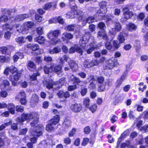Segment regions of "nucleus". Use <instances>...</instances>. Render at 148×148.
Segmentation results:
<instances>
[{
	"label": "nucleus",
	"instance_id": "obj_1",
	"mask_svg": "<svg viewBox=\"0 0 148 148\" xmlns=\"http://www.w3.org/2000/svg\"><path fill=\"white\" fill-rule=\"evenodd\" d=\"M38 121V119L36 118L33 121L31 122L30 123L32 127L29 132L31 134L34 136V138H31V141L33 143H35L37 141V138L35 136L38 137L42 134L41 130L42 129V126L41 125H36Z\"/></svg>",
	"mask_w": 148,
	"mask_h": 148
},
{
	"label": "nucleus",
	"instance_id": "obj_2",
	"mask_svg": "<svg viewBox=\"0 0 148 148\" xmlns=\"http://www.w3.org/2000/svg\"><path fill=\"white\" fill-rule=\"evenodd\" d=\"M71 12H68L67 13V18H76L78 19L79 23L80 19H82L83 14L82 12L80 10H77V7L76 5H71Z\"/></svg>",
	"mask_w": 148,
	"mask_h": 148
},
{
	"label": "nucleus",
	"instance_id": "obj_3",
	"mask_svg": "<svg viewBox=\"0 0 148 148\" xmlns=\"http://www.w3.org/2000/svg\"><path fill=\"white\" fill-rule=\"evenodd\" d=\"M60 33V31L58 30L52 31L48 33L47 36L50 39L51 45H55L60 42V39L57 38Z\"/></svg>",
	"mask_w": 148,
	"mask_h": 148
},
{
	"label": "nucleus",
	"instance_id": "obj_4",
	"mask_svg": "<svg viewBox=\"0 0 148 148\" xmlns=\"http://www.w3.org/2000/svg\"><path fill=\"white\" fill-rule=\"evenodd\" d=\"M60 116L56 114L48 122V124L47 125L46 130L48 132H51L54 129V126L56 125L60 121Z\"/></svg>",
	"mask_w": 148,
	"mask_h": 148
},
{
	"label": "nucleus",
	"instance_id": "obj_5",
	"mask_svg": "<svg viewBox=\"0 0 148 148\" xmlns=\"http://www.w3.org/2000/svg\"><path fill=\"white\" fill-rule=\"evenodd\" d=\"M64 78H62L59 80V82H55L54 84H53L54 82L52 81L49 82L47 83L46 87L48 89H50L52 88L55 89L60 88L63 85L64 82Z\"/></svg>",
	"mask_w": 148,
	"mask_h": 148
},
{
	"label": "nucleus",
	"instance_id": "obj_6",
	"mask_svg": "<svg viewBox=\"0 0 148 148\" xmlns=\"http://www.w3.org/2000/svg\"><path fill=\"white\" fill-rule=\"evenodd\" d=\"M34 25V23L32 21H28L24 23L23 25L19 24H16V29L17 32L19 33H21L23 31L28 29L27 28H31Z\"/></svg>",
	"mask_w": 148,
	"mask_h": 148
},
{
	"label": "nucleus",
	"instance_id": "obj_7",
	"mask_svg": "<svg viewBox=\"0 0 148 148\" xmlns=\"http://www.w3.org/2000/svg\"><path fill=\"white\" fill-rule=\"evenodd\" d=\"M117 64V60L114 58H112L106 62L103 68L105 69H111L116 66Z\"/></svg>",
	"mask_w": 148,
	"mask_h": 148
},
{
	"label": "nucleus",
	"instance_id": "obj_8",
	"mask_svg": "<svg viewBox=\"0 0 148 148\" xmlns=\"http://www.w3.org/2000/svg\"><path fill=\"white\" fill-rule=\"evenodd\" d=\"M82 18L80 19L79 25V26H84L85 25L86 23H91L94 21V17L93 16H90L86 19L83 16H82Z\"/></svg>",
	"mask_w": 148,
	"mask_h": 148
},
{
	"label": "nucleus",
	"instance_id": "obj_9",
	"mask_svg": "<svg viewBox=\"0 0 148 148\" xmlns=\"http://www.w3.org/2000/svg\"><path fill=\"white\" fill-rule=\"evenodd\" d=\"M16 98L20 99V102L21 104L25 105L26 104V96L25 92L23 91H21L17 95Z\"/></svg>",
	"mask_w": 148,
	"mask_h": 148
},
{
	"label": "nucleus",
	"instance_id": "obj_10",
	"mask_svg": "<svg viewBox=\"0 0 148 148\" xmlns=\"http://www.w3.org/2000/svg\"><path fill=\"white\" fill-rule=\"evenodd\" d=\"M89 37V33H87L85 34L82 38L80 40L79 44L82 48L84 49L86 46V44L87 42Z\"/></svg>",
	"mask_w": 148,
	"mask_h": 148
},
{
	"label": "nucleus",
	"instance_id": "obj_11",
	"mask_svg": "<svg viewBox=\"0 0 148 148\" xmlns=\"http://www.w3.org/2000/svg\"><path fill=\"white\" fill-rule=\"evenodd\" d=\"M87 79L90 81L92 80L93 81L96 80L99 84H103L105 81L104 78L102 76L97 77L92 75H91Z\"/></svg>",
	"mask_w": 148,
	"mask_h": 148
},
{
	"label": "nucleus",
	"instance_id": "obj_12",
	"mask_svg": "<svg viewBox=\"0 0 148 148\" xmlns=\"http://www.w3.org/2000/svg\"><path fill=\"white\" fill-rule=\"evenodd\" d=\"M0 88L1 89H5L7 91H10L12 90L11 87L10 86V83L6 80L3 81L1 84H0Z\"/></svg>",
	"mask_w": 148,
	"mask_h": 148
},
{
	"label": "nucleus",
	"instance_id": "obj_13",
	"mask_svg": "<svg viewBox=\"0 0 148 148\" xmlns=\"http://www.w3.org/2000/svg\"><path fill=\"white\" fill-rule=\"evenodd\" d=\"M75 51L81 55H82L83 51L77 45H75L74 47H71L69 50V52L70 53H75Z\"/></svg>",
	"mask_w": 148,
	"mask_h": 148
},
{
	"label": "nucleus",
	"instance_id": "obj_14",
	"mask_svg": "<svg viewBox=\"0 0 148 148\" xmlns=\"http://www.w3.org/2000/svg\"><path fill=\"white\" fill-rule=\"evenodd\" d=\"M32 14H31V15H29L28 14H24L18 15L16 16L14 21L16 22L21 21L25 18L30 17ZM13 18L12 19V22L13 21Z\"/></svg>",
	"mask_w": 148,
	"mask_h": 148
},
{
	"label": "nucleus",
	"instance_id": "obj_15",
	"mask_svg": "<svg viewBox=\"0 0 148 148\" xmlns=\"http://www.w3.org/2000/svg\"><path fill=\"white\" fill-rule=\"evenodd\" d=\"M111 85L110 81L108 79L106 80L103 84H101L99 86L98 90L100 92L104 91L106 90V85L109 86Z\"/></svg>",
	"mask_w": 148,
	"mask_h": 148
},
{
	"label": "nucleus",
	"instance_id": "obj_16",
	"mask_svg": "<svg viewBox=\"0 0 148 148\" xmlns=\"http://www.w3.org/2000/svg\"><path fill=\"white\" fill-rule=\"evenodd\" d=\"M106 2V1L102 2L99 3L100 9L97 11L99 14L105 13L107 11Z\"/></svg>",
	"mask_w": 148,
	"mask_h": 148
},
{
	"label": "nucleus",
	"instance_id": "obj_17",
	"mask_svg": "<svg viewBox=\"0 0 148 148\" xmlns=\"http://www.w3.org/2000/svg\"><path fill=\"white\" fill-rule=\"evenodd\" d=\"M38 101V97L36 94H33L30 101V105L32 107H34Z\"/></svg>",
	"mask_w": 148,
	"mask_h": 148
},
{
	"label": "nucleus",
	"instance_id": "obj_18",
	"mask_svg": "<svg viewBox=\"0 0 148 148\" xmlns=\"http://www.w3.org/2000/svg\"><path fill=\"white\" fill-rule=\"evenodd\" d=\"M57 3V2L56 1L48 3L45 4L44 9L45 10H49L51 7L54 9L56 8Z\"/></svg>",
	"mask_w": 148,
	"mask_h": 148
},
{
	"label": "nucleus",
	"instance_id": "obj_19",
	"mask_svg": "<svg viewBox=\"0 0 148 148\" xmlns=\"http://www.w3.org/2000/svg\"><path fill=\"white\" fill-rule=\"evenodd\" d=\"M57 21L61 24H63L64 23V20L61 17H55L49 20V23H56L57 22Z\"/></svg>",
	"mask_w": 148,
	"mask_h": 148
},
{
	"label": "nucleus",
	"instance_id": "obj_20",
	"mask_svg": "<svg viewBox=\"0 0 148 148\" xmlns=\"http://www.w3.org/2000/svg\"><path fill=\"white\" fill-rule=\"evenodd\" d=\"M71 108L73 112H76L81 110L82 107L80 104L76 103L72 105L71 106Z\"/></svg>",
	"mask_w": 148,
	"mask_h": 148
},
{
	"label": "nucleus",
	"instance_id": "obj_21",
	"mask_svg": "<svg viewBox=\"0 0 148 148\" xmlns=\"http://www.w3.org/2000/svg\"><path fill=\"white\" fill-rule=\"evenodd\" d=\"M114 25V28H112V30L110 31L112 34H115L116 33V31L119 32L121 29V26L120 23H116Z\"/></svg>",
	"mask_w": 148,
	"mask_h": 148
},
{
	"label": "nucleus",
	"instance_id": "obj_22",
	"mask_svg": "<svg viewBox=\"0 0 148 148\" xmlns=\"http://www.w3.org/2000/svg\"><path fill=\"white\" fill-rule=\"evenodd\" d=\"M69 64L73 71H76L77 70V64L73 60H71V62H69Z\"/></svg>",
	"mask_w": 148,
	"mask_h": 148
},
{
	"label": "nucleus",
	"instance_id": "obj_23",
	"mask_svg": "<svg viewBox=\"0 0 148 148\" xmlns=\"http://www.w3.org/2000/svg\"><path fill=\"white\" fill-rule=\"evenodd\" d=\"M24 55L23 53L17 52L13 56V59L14 62H17L18 59H22L24 58Z\"/></svg>",
	"mask_w": 148,
	"mask_h": 148
},
{
	"label": "nucleus",
	"instance_id": "obj_24",
	"mask_svg": "<svg viewBox=\"0 0 148 148\" xmlns=\"http://www.w3.org/2000/svg\"><path fill=\"white\" fill-rule=\"evenodd\" d=\"M133 14V12H130L123 13L124 19L123 20V18H122L121 20L122 21H126L127 19L131 18Z\"/></svg>",
	"mask_w": 148,
	"mask_h": 148
},
{
	"label": "nucleus",
	"instance_id": "obj_25",
	"mask_svg": "<svg viewBox=\"0 0 148 148\" xmlns=\"http://www.w3.org/2000/svg\"><path fill=\"white\" fill-rule=\"evenodd\" d=\"M16 25H14L12 23L10 24L7 23L3 25V28L4 30H11L14 27L16 28Z\"/></svg>",
	"mask_w": 148,
	"mask_h": 148
},
{
	"label": "nucleus",
	"instance_id": "obj_26",
	"mask_svg": "<svg viewBox=\"0 0 148 148\" xmlns=\"http://www.w3.org/2000/svg\"><path fill=\"white\" fill-rule=\"evenodd\" d=\"M73 35L69 33H66L63 34L62 37V39L63 41H65L66 38L67 39L70 40L73 38Z\"/></svg>",
	"mask_w": 148,
	"mask_h": 148
},
{
	"label": "nucleus",
	"instance_id": "obj_27",
	"mask_svg": "<svg viewBox=\"0 0 148 148\" xmlns=\"http://www.w3.org/2000/svg\"><path fill=\"white\" fill-rule=\"evenodd\" d=\"M70 80L73 81V83L77 85H78L81 82L79 78L73 75L70 76Z\"/></svg>",
	"mask_w": 148,
	"mask_h": 148
},
{
	"label": "nucleus",
	"instance_id": "obj_28",
	"mask_svg": "<svg viewBox=\"0 0 148 148\" xmlns=\"http://www.w3.org/2000/svg\"><path fill=\"white\" fill-rule=\"evenodd\" d=\"M28 69L30 71H34L36 69V66L34 62L31 61H29L27 64Z\"/></svg>",
	"mask_w": 148,
	"mask_h": 148
},
{
	"label": "nucleus",
	"instance_id": "obj_29",
	"mask_svg": "<svg viewBox=\"0 0 148 148\" xmlns=\"http://www.w3.org/2000/svg\"><path fill=\"white\" fill-rule=\"evenodd\" d=\"M98 36L101 37L104 39L106 40L107 39V35L104 30H101L99 31L98 33Z\"/></svg>",
	"mask_w": 148,
	"mask_h": 148
},
{
	"label": "nucleus",
	"instance_id": "obj_30",
	"mask_svg": "<svg viewBox=\"0 0 148 148\" xmlns=\"http://www.w3.org/2000/svg\"><path fill=\"white\" fill-rule=\"evenodd\" d=\"M53 71L57 73L58 75H59L60 73L62 72V68L61 66L59 65H57L54 66V68H53Z\"/></svg>",
	"mask_w": 148,
	"mask_h": 148
},
{
	"label": "nucleus",
	"instance_id": "obj_31",
	"mask_svg": "<svg viewBox=\"0 0 148 148\" xmlns=\"http://www.w3.org/2000/svg\"><path fill=\"white\" fill-rule=\"evenodd\" d=\"M61 51V49L59 47H56L53 49H50L49 51V53L51 54L54 53H58L60 52Z\"/></svg>",
	"mask_w": 148,
	"mask_h": 148
},
{
	"label": "nucleus",
	"instance_id": "obj_32",
	"mask_svg": "<svg viewBox=\"0 0 148 148\" xmlns=\"http://www.w3.org/2000/svg\"><path fill=\"white\" fill-rule=\"evenodd\" d=\"M27 47L34 51L38 49L39 48V47L37 44H29L27 45Z\"/></svg>",
	"mask_w": 148,
	"mask_h": 148
},
{
	"label": "nucleus",
	"instance_id": "obj_33",
	"mask_svg": "<svg viewBox=\"0 0 148 148\" xmlns=\"http://www.w3.org/2000/svg\"><path fill=\"white\" fill-rule=\"evenodd\" d=\"M90 48L87 50L88 53L90 54L92 52L94 49L97 48V45L94 42L91 43L89 45Z\"/></svg>",
	"mask_w": 148,
	"mask_h": 148
},
{
	"label": "nucleus",
	"instance_id": "obj_34",
	"mask_svg": "<svg viewBox=\"0 0 148 148\" xmlns=\"http://www.w3.org/2000/svg\"><path fill=\"white\" fill-rule=\"evenodd\" d=\"M7 107L10 112L11 114H14L15 110V106L14 104L13 103H10L7 105Z\"/></svg>",
	"mask_w": 148,
	"mask_h": 148
},
{
	"label": "nucleus",
	"instance_id": "obj_35",
	"mask_svg": "<svg viewBox=\"0 0 148 148\" xmlns=\"http://www.w3.org/2000/svg\"><path fill=\"white\" fill-rule=\"evenodd\" d=\"M45 38L42 36H39L34 39L35 42H37L40 44H43L45 42Z\"/></svg>",
	"mask_w": 148,
	"mask_h": 148
},
{
	"label": "nucleus",
	"instance_id": "obj_36",
	"mask_svg": "<svg viewBox=\"0 0 148 148\" xmlns=\"http://www.w3.org/2000/svg\"><path fill=\"white\" fill-rule=\"evenodd\" d=\"M10 58L8 57H5L3 56H0V64L9 62Z\"/></svg>",
	"mask_w": 148,
	"mask_h": 148
},
{
	"label": "nucleus",
	"instance_id": "obj_37",
	"mask_svg": "<svg viewBox=\"0 0 148 148\" xmlns=\"http://www.w3.org/2000/svg\"><path fill=\"white\" fill-rule=\"evenodd\" d=\"M13 18H9L8 17L5 15H2L0 16V24L7 22L9 19H12Z\"/></svg>",
	"mask_w": 148,
	"mask_h": 148
},
{
	"label": "nucleus",
	"instance_id": "obj_38",
	"mask_svg": "<svg viewBox=\"0 0 148 148\" xmlns=\"http://www.w3.org/2000/svg\"><path fill=\"white\" fill-rule=\"evenodd\" d=\"M16 42L18 44H21L24 43L25 41V39L22 36L18 37L15 39Z\"/></svg>",
	"mask_w": 148,
	"mask_h": 148
},
{
	"label": "nucleus",
	"instance_id": "obj_39",
	"mask_svg": "<svg viewBox=\"0 0 148 148\" xmlns=\"http://www.w3.org/2000/svg\"><path fill=\"white\" fill-rule=\"evenodd\" d=\"M118 40L119 42V43H122L124 42L125 41V38L123 35V34L120 33L118 35Z\"/></svg>",
	"mask_w": 148,
	"mask_h": 148
},
{
	"label": "nucleus",
	"instance_id": "obj_40",
	"mask_svg": "<svg viewBox=\"0 0 148 148\" xmlns=\"http://www.w3.org/2000/svg\"><path fill=\"white\" fill-rule=\"evenodd\" d=\"M91 61L88 60H86L84 62V65L85 67L90 68L91 67Z\"/></svg>",
	"mask_w": 148,
	"mask_h": 148
},
{
	"label": "nucleus",
	"instance_id": "obj_41",
	"mask_svg": "<svg viewBox=\"0 0 148 148\" xmlns=\"http://www.w3.org/2000/svg\"><path fill=\"white\" fill-rule=\"evenodd\" d=\"M27 114H26L25 113H23L22 115L21 118V119H18L19 120V121L21 123H22L23 121L26 120H28V117Z\"/></svg>",
	"mask_w": 148,
	"mask_h": 148
},
{
	"label": "nucleus",
	"instance_id": "obj_42",
	"mask_svg": "<svg viewBox=\"0 0 148 148\" xmlns=\"http://www.w3.org/2000/svg\"><path fill=\"white\" fill-rule=\"evenodd\" d=\"M128 131H125L121 135V137L118 140V141L117 144L118 145H119L121 141V139L122 138H124L125 137L128 135Z\"/></svg>",
	"mask_w": 148,
	"mask_h": 148
},
{
	"label": "nucleus",
	"instance_id": "obj_43",
	"mask_svg": "<svg viewBox=\"0 0 148 148\" xmlns=\"http://www.w3.org/2000/svg\"><path fill=\"white\" fill-rule=\"evenodd\" d=\"M112 49H117L120 46V43H118L116 41L113 40L112 41Z\"/></svg>",
	"mask_w": 148,
	"mask_h": 148
},
{
	"label": "nucleus",
	"instance_id": "obj_44",
	"mask_svg": "<svg viewBox=\"0 0 148 148\" xmlns=\"http://www.w3.org/2000/svg\"><path fill=\"white\" fill-rule=\"evenodd\" d=\"M14 73L15 74H13L14 79L15 81H17L19 80L21 74L20 72L19 71H18Z\"/></svg>",
	"mask_w": 148,
	"mask_h": 148
},
{
	"label": "nucleus",
	"instance_id": "obj_45",
	"mask_svg": "<svg viewBox=\"0 0 148 148\" xmlns=\"http://www.w3.org/2000/svg\"><path fill=\"white\" fill-rule=\"evenodd\" d=\"M128 28L129 31H132L136 29V27L134 24L130 23L129 24Z\"/></svg>",
	"mask_w": 148,
	"mask_h": 148
},
{
	"label": "nucleus",
	"instance_id": "obj_46",
	"mask_svg": "<svg viewBox=\"0 0 148 148\" xmlns=\"http://www.w3.org/2000/svg\"><path fill=\"white\" fill-rule=\"evenodd\" d=\"M10 72L13 74H14L18 71V69L15 66H12L9 67Z\"/></svg>",
	"mask_w": 148,
	"mask_h": 148
},
{
	"label": "nucleus",
	"instance_id": "obj_47",
	"mask_svg": "<svg viewBox=\"0 0 148 148\" xmlns=\"http://www.w3.org/2000/svg\"><path fill=\"white\" fill-rule=\"evenodd\" d=\"M140 87L139 88V90L141 91L142 92L144 91V90H145L147 88V86L146 85H144L143 83H140L139 84Z\"/></svg>",
	"mask_w": 148,
	"mask_h": 148
},
{
	"label": "nucleus",
	"instance_id": "obj_48",
	"mask_svg": "<svg viewBox=\"0 0 148 148\" xmlns=\"http://www.w3.org/2000/svg\"><path fill=\"white\" fill-rule=\"evenodd\" d=\"M44 28L43 27H40L36 29L37 33L39 35H42L43 34Z\"/></svg>",
	"mask_w": 148,
	"mask_h": 148
},
{
	"label": "nucleus",
	"instance_id": "obj_49",
	"mask_svg": "<svg viewBox=\"0 0 148 148\" xmlns=\"http://www.w3.org/2000/svg\"><path fill=\"white\" fill-rule=\"evenodd\" d=\"M90 99L88 98H86L84 100L83 104L86 107H89V106Z\"/></svg>",
	"mask_w": 148,
	"mask_h": 148
},
{
	"label": "nucleus",
	"instance_id": "obj_50",
	"mask_svg": "<svg viewBox=\"0 0 148 148\" xmlns=\"http://www.w3.org/2000/svg\"><path fill=\"white\" fill-rule=\"evenodd\" d=\"M52 69L53 68L51 67L49 68L46 66H45L44 69L45 73L46 74H48L49 72H51L53 71Z\"/></svg>",
	"mask_w": 148,
	"mask_h": 148
},
{
	"label": "nucleus",
	"instance_id": "obj_51",
	"mask_svg": "<svg viewBox=\"0 0 148 148\" xmlns=\"http://www.w3.org/2000/svg\"><path fill=\"white\" fill-rule=\"evenodd\" d=\"M74 26L73 25H69L67 26L65 28V29L69 31H73L74 29Z\"/></svg>",
	"mask_w": 148,
	"mask_h": 148
},
{
	"label": "nucleus",
	"instance_id": "obj_52",
	"mask_svg": "<svg viewBox=\"0 0 148 148\" xmlns=\"http://www.w3.org/2000/svg\"><path fill=\"white\" fill-rule=\"evenodd\" d=\"M97 106L96 104H94L89 108L90 110L93 113L94 112L97 110Z\"/></svg>",
	"mask_w": 148,
	"mask_h": 148
},
{
	"label": "nucleus",
	"instance_id": "obj_53",
	"mask_svg": "<svg viewBox=\"0 0 148 148\" xmlns=\"http://www.w3.org/2000/svg\"><path fill=\"white\" fill-rule=\"evenodd\" d=\"M40 74L38 73H34L30 76V80L31 81H34L36 80V76L39 75Z\"/></svg>",
	"mask_w": 148,
	"mask_h": 148
},
{
	"label": "nucleus",
	"instance_id": "obj_54",
	"mask_svg": "<svg viewBox=\"0 0 148 148\" xmlns=\"http://www.w3.org/2000/svg\"><path fill=\"white\" fill-rule=\"evenodd\" d=\"M16 108L17 112H22L24 111V107L21 106H16Z\"/></svg>",
	"mask_w": 148,
	"mask_h": 148
},
{
	"label": "nucleus",
	"instance_id": "obj_55",
	"mask_svg": "<svg viewBox=\"0 0 148 148\" xmlns=\"http://www.w3.org/2000/svg\"><path fill=\"white\" fill-rule=\"evenodd\" d=\"M87 92V89L85 88H82L80 93L82 96L85 95Z\"/></svg>",
	"mask_w": 148,
	"mask_h": 148
},
{
	"label": "nucleus",
	"instance_id": "obj_56",
	"mask_svg": "<svg viewBox=\"0 0 148 148\" xmlns=\"http://www.w3.org/2000/svg\"><path fill=\"white\" fill-rule=\"evenodd\" d=\"M118 119V117L115 115H113L111 117L110 121L112 123L115 122Z\"/></svg>",
	"mask_w": 148,
	"mask_h": 148
},
{
	"label": "nucleus",
	"instance_id": "obj_57",
	"mask_svg": "<svg viewBox=\"0 0 148 148\" xmlns=\"http://www.w3.org/2000/svg\"><path fill=\"white\" fill-rule=\"evenodd\" d=\"M105 46L106 48L108 50H111L112 49V45L111 44V43L110 42H106L105 44Z\"/></svg>",
	"mask_w": 148,
	"mask_h": 148
},
{
	"label": "nucleus",
	"instance_id": "obj_58",
	"mask_svg": "<svg viewBox=\"0 0 148 148\" xmlns=\"http://www.w3.org/2000/svg\"><path fill=\"white\" fill-rule=\"evenodd\" d=\"M91 66L97 65L99 63V62L96 60H93L91 61Z\"/></svg>",
	"mask_w": 148,
	"mask_h": 148
},
{
	"label": "nucleus",
	"instance_id": "obj_59",
	"mask_svg": "<svg viewBox=\"0 0 148 148\" xmlns=\"http://www.w3.org/2000/svg\"><path fill=\"white\" fill-rule=\"evenodd\" d=\"M8 50L7 47H3L0 48V51L2 54H5Z\"/></svg>",
	"mask_w": 148,
	"mask_h": 148
},
{
	"label": "nucleus",
	"instance_id": "obj_60",
	"mask_svg": "<svg viewBox=\"0 0 148 148\" xmlns=\"http://www.w3.org/2000/svg\"><path fill=\"white\" fill-rule=\"evenodd\" d=\"M28 130L27 128H25L20 130L19 132V135H24L26 134Z\"/></svg>",
	"mask_w": 148,
	"mask_h": 148
},
{
	"label": "nucleus",
	"instance_id": "obj_61",
	"mask_svg": "<svg viewBox=\"0 0 148 148\" xmlns=\"http://www.w3.org/2000/svg\"><path fill=\"white\" fill-rule=\"evenodd\" d=\"M140 130L145 132H148V125L141 127Z\"/></svg>",
	"mask_w": 148,
	"mask_h": 148
},
{
	"label": "nucleus",
	"instance_id": "obj_62",
	"mask_svg": "<svg viewBox=\"0 0 148 148\" xmlns=\"http://www.w3.org/2000/svg\"><path fill=\"white\" fill-rule=\"evenodd\" d=\"M130 145V143L129 141H127L126 143H122L121 145V148H125L126 146H129Z\"/></svg>",
	"mask_w": 148,
	"mask_h": 148
},
{
	"label": "nucleus",
	"instance_id": "obj_63",
	"mask_svg": "<svg viewBox=\"0 0 148 148\" xmlns=\"http://www.w3.org/2000/svg\"><path fill=\"white\" fill-rule=\"evenodd\" d=\"M11 35V33L10 32H7L4 34V37L7 39H9Z\"/></svg>",
	"mask_w": 148,
	"mask_h": 148
},
{
	"label": "nucleus",
	"instance_id": "obj_64",
	"mask_svg": "<svg viewBox=\"0 0 148 148\" xmlns=\"http://www.w3.org/2000/svg\"><path fill=\"white\" fill-rule=\"evenodd\" d=\"M76 132V129L75 128H73L71 131L69 133V136H72L75 134Z\"/></svg>",
	"mask_w": 148,
	"mask_h": 148
}]
</instances>
